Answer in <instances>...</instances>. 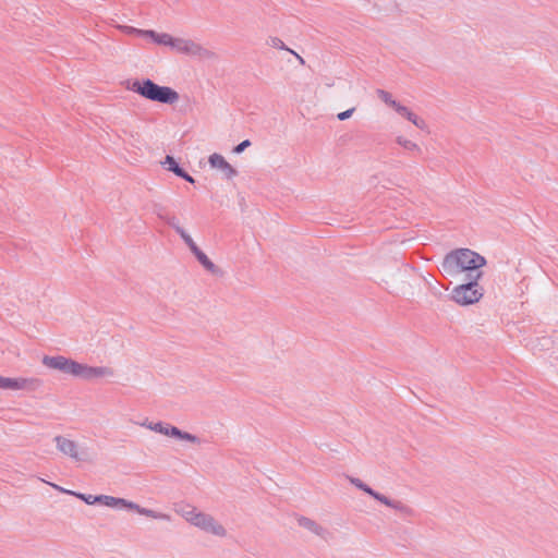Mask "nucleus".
I'll use <instances>...</instances> for the list:
<instances>
[{"instance_id":"17","label":"nucleus","mask_w":558,"mask_h":558,"mask_svg":"<svg viewBox=\"0 0 558 558\" xmlns=\"http://www.w3.org/2000/svg\"><path fill=\"white\" fill-rule=\"evenodd\" d=\"M177 37L171 36L168 33H159L158 39L156 41L157 45L166 46L174 50Z\"/></svg>"},{"instance_id":"2","label":"nucleus","mask_w":558,"mask_h":558,"mask_svg":"<svg viewBox=\"0 0 558 558\" xmlns=\"http://www.w3.org/2000/svg\"><path fill=\"white\" fill-rule=\"evenodd\" d=\"M486 265L484 256L470 248H457L449 252L441 262V270L448 277H456L468 271L473 275Z\"/></svg>"},{"instance_id":"7","label":"nucleus","mask_w":558,"mask_h":558,"mask_svg":"<svg viewBox=\"0 0 558 558\" xmlns=\"http://www.w3.org/2000/svg\"><path fill=\"white\" fill-rule=\"evenodd\" d=\"M347 480L354 485L356 488L363 490L364 493L372 496L374 499L378 500L379 502L384 504L385 506L400 512L403 515L407 517H413L415 514V511L410 506L405 505L404 502L396 499H390L385 495H381L377 492H375L373 488H371L368 485H366L363 481H361L357 477L354 476H347Z\"/></svg>"},{"instance_id":"20","label":"nucleus","mask_w":558,"mask_h":558,"mask_svg":"<svg viewBox=\"0 0 558 558\" xmlns=\"http://www.w3.org/2000/svg\"><path fill=\"white\" fill-rule=\"evenodd\" d=\"M165 165H168V170L172 171L175 175H179V173L183 171V169L179 167L172 156H166Z\"/></svg>"},{"instance_id":"5","label":"nucleus","mask_w":558,"mask_h":558,"mask_svg":"<svg viewBox=\"0 0 558 558\" xmlns=\"http://www.w3.org/2000/svg\"><path fill=\"white\" fill-rule=\"evenodd\" d=\"M482 275V271H476L475 275L469 272V282L456 287L451 292V299L460 305H470L478 302L484 293L483 288L477 283Z\"/></svg>"},{"instance_id":"29","label":"nucleus","mask_w":558,"mask_h":558,"mask_svg":"<svg viewBox=\"0 0 558 558\" xmlns=\"http://www.w3.org/2000/svg\"><path fill=\"white\" fill-rule=\"evenodd\" d=\"M155 213L158 216V218H160L161 220H163V217L169 216V214L166 211V209L160 206L155 208Z\"/></svg>"},{"instance_id":"31","label":"nucleus","mask_w":558,"mask_h":558,"mask_svg":"<svg viewBox=\"0 0 558 558\" xmlns=\"http://www.w3.org/2000/svg\"><path fill=\"white\" fill-rule=\"evenodd\" d=\"M289 51L295 56V58L299 60V62H300L301 64H304V63H305L304 59H303L300 54H298L296 52H294V51H293V50H291V49H290Z\"/></svg>"},{"instance_id":"30","label":"nucleus","mask_w":558,"mask_h":558,"mask_svg":"<svg viewBox=\"0 0 558 558\" xmlns=\"http://www.w3.org/2000/svg\"><path fill=\"white\" fill-rule=\"evenodd\" d=\"M178 177L184 179L185 181H187L190 183H194V179L184 170L181 173H179Z\"/></svg>"},{"instance_id":"18","label":"nucleus","mask_w":558,"mask_h":558,"mask_svg":"<svg viewBox=\"0 0 558 558\" xmlns=\"http://www.w3.org/2000/svg\"><path fill=\"white\" fill-rule=\"evenodd\" d=\"M378 98L380 100H383L386 105H388L389 107L393 108L395 106H397V102L390 93L384 90V89H377L376 92Z\"/></svg>"},{"instance_id":"13","label":"nucleus","mask_w":558,"mask_h":558,"mask_svg":"<svg viewBox=\"0 0 558 558\" xmlns=\"http://www.w3.org/2000/svg\"><path fill=\"white\" fill-rule=\"evenodd\" d=\"M208 162L211 168L220 170L227 179H232L238 174V171L220 154H211Z\"/></svg>"},{"instance_id":"4","label":"nucleus","mask_w":558,"mask_h":558,"mask_svg":"<svg viewBox=\"0 0 558 558\" xmlns=\"http://www.w3.org/2000/svg\"><path fill=\"white\" fill-rule=\"evenodd\" d=\"M128 88L151 101L173 105L179 100V94L173 88L160 86L149 78L136 80Z\"/></svg>"},{"instance_id":"9","label":"nucleus","mask_w":558,"mask_h":558,"mask_svg":"<svg viewBox=\"0 0 558 558\" xmlns=\"http://www.w3.org/2000/svg\"><path fill=\"white\" fill-rule=\"evenodd\" d=\"M141 426H144L150 430H154L156 433H159V434H162V435H166L169 437L178 438V439L185 440V441L193 442V444H201L199 438L196 437L195 435L183 432L175 426H172L169 424H163L162 422L153 423V422H148L146 420L143 423H141Z\"/></svg>"},{"instance_id":"12","label":"nucleus","mask_w":558,"mask_h":558,"mask_svg":"<svg viewBox=\"0 0 558 558\" xmlns=\"http://www.w3.org/2000/svg\"><path fill=\"white\" fill-rule=\"evenodd\" d=\"M57 449L64 456H68L76 461L82 460L78 453L77 444L64 436H56L53 438Z\"/></svg>"},{"instance_id":"25","label":"nucleus","mask_w":558,"mask_h":558,"mask_svg":"<svg viewBox=\"0 0 558 558\" xmlns=\"http://www.w3.org/2000/svg\"><path fill=\"white\" fill-rule=\"evenodd\" d=\"M270 45L277 49H282V50H288V51L290 50L289 48L286 47L284 43L278 37L270 38Z\"/></svg>"},{"instance_id":"3","label":"nucleus","mask_w":558,"mask_h":558,"mask_svg":"<svg viewBox=\"0 0 558 558\" xmlns=\"http://www.w3.org/2000/svg\"><path fill=\"white\" fill-rule=\"evenodd\" d=\"M179 513L187 523L201 531L217 537H226L227 529L211 514L198 510L196 507L186 505L178 508Z\"/></svg>"},{"instance_id":"16","label":"nucleus","mask_w":558,"mask_h":558,"mask_svg":"<svg viewBox=\"0 0 558 558\" xmlns=\"http://www.w3.org/2000/svg\"><path fill=\"white\" fill-rule=\"evenodd\" d=\"M396 142L401 147H403L404 149H407L409 151H413V153H417V154H420L422 151L421 147L416 143H414L403 136H397Z\"/></svg>"},{"instance_id":"27","label":"nucleus","mask_w":558,"mask_h":558,"mask_svg":"<svg viewBox=\"0 0 558 558\" xmlns=\"http://www.w3.org/2000/svg\"><path fill=\"white\" fill-rule=\"evenodd\" d=\"M393 109L404 118H407L410 112V109L405 106H402L400 102H397V106H395Z\"/></svg>"},{"instance_id":"19","label":"nucleus","mask_w":558,"mask_h":558,"mask_svg":"<svg viewBox=\"0 0 558 558\" xmlns=\"http://www.w3.org/2000/svg\"><path fill=\"white\" fill-rule=\"evenodd\" d=\"M178 234L181 236V239L184 241V243L189 246V248L192 253H194L198 248V246L193 241L191 235L184 229H182Z\"/></svg>"},{"instance_id":"24","label":"nucleus","mask_w":558,"mask_h":558,"mask_svg":"<svg viewBox=\"0 0 558 558\" xmlns=\"http://www.w3.org/2000/svg\"><path fill=\"white\" fill-rule=\"evenodd\" d=\"M158 36H159V33L153 31V29H144L143 33H141V37H144V38H149L151 39L155 44L158 39Z\"/></svg>"},{"instance_id":"1","label":"nucleus","mask_w":558,"mask_h":558,"mask_svg":"<svg viewBox=\"0 0 558 558\" xmlns=\"http://www.w3.org/2000/svg\"><path fill=\"white\" fill-rule=\"evenodd\" d=\"M43 364L49 368L58 369L64 374H69L85 380H92L96 378H110L114 376V371L111 367L89 366L62 355H45L43 357Z\"/></svg>"},{"instance_id":"10","label":"nucleus","mask_w":558,"mask_h":558,"mask_svg":"<svg viewBox=\"0 0 558 558\" xmlns=\"http://www.w3.org/2000/svg\"><path fill=\"white\" fill-rule=\"evenodd\" d=\"M43 385L38 378H10L0 376V388L8 390H37Z\"/></svg>"},{"instance_id":"28","label":"nucleus","mask_w":558,"mask_h":558,"mask_svg":"<svg viewBox=\"0 0 558 558\" xmlns=\"http://www.w3.org/2000/svg\"><path fill=\"white\" fill-rule=\"evenodd\" d=\"M354 110H355L354 108H350V109H348V110H345L343 112L338 113L337 118L340 121H344V120L351 118V116L353 114Z\"/></svg>"},{"instance_id":"21","label":"nucleus","mask_w":558,"mask_h":558,"mask_svg":"<svg viewBox=\"0 0 558 558\" xmlns=\"http://www.w3.org/2000/svg\"><path fill=\"white\" fill-rule=\"evenodd\" d=\"M405 119H408L410 122H412L416 128L421 130H424L426 128L425 121L422 118L417 117L415 113H413L411 110Z\"/></svg>"},{"instance_id":"6","label":"nucleus","mask_w":558,"mask_h":558,"mask_svg":"<svg viewBox=\"0 0 558 558\" xmlns=\"http://www.w3.org/2000/svg\"><path fill=\"white\" fill-rule=\"evenodd\" d=\"M97 500H98V504H101V505L110 507V508H124V509H129V510H134L138 514H142V515H145L148 518H153V519H157V520H165V521L171 520V517L167 513L157 512L151 509L143 508L140 505H137L133 501H129L124 498H118V497L108 496V495H98Z\"/></svg>"},{"instance_id":"15","label":"nucleus","mask_w":558,"mask_h":558,"mask_svg":"<svg viewBox=\"0 0 558 558\" xmlns=\"http://www.w3.org/2000/svg\"><path fill=\"white\" fill-rule=\"evenodd\" d=\"M53 488L62 492V493H65V494H70V495H74L75 497H77L78 499L85 501L87 505H95V504H98V496H93V495H85V494H81V493H75V492H72V490H68V489H64L56 484H50Z\"/></svg>"},{"instance_id":"14","label":"nucleus","mask_w":558,"mask_h":558,"mask_svg":"<svg viewBox=\"0 0 558 558\" xmlns=\"http://www.w3.org/2000/svg\"><path fill=\"white\" fill-rule=\"evenodd\" d=\"M194 256L199 262V264L209 272L217 274L219 271L218 267L207 257V255L197 248L194 253Z\"/></svg>"},{"instance_id":"22","label":"nucleus","mask_w":558,"mask_h":558,"mask_svg":"<svg viewBox=\"0 0 558 558\" xmlns=\"http://www.w3.org/2000/svg\"><path fill=\"white\" fill-rule=\"evenodd\" d=\"M163 221L170 226L177 233H179L183 228L180 226L179 220L175 216L169 215L168 217H163Z\"/></svg>"},{"instance_id":"26","label":"nucleus","mask_w":558,"mask_h":558,"mask_svg":"<svg viewBox=\"0 0 558 558\" xmlns=\"http://www.w3.org/2000/svg\"><path fill=\"white\" fill-rule=\"evenodd\" d=\"M250 146H251V142L248 140H245V141L241 142L240 144H238L233 148V153L234 154H241V153H243Z\"/></svg>"},{"instance_id":"11","label":"nucleus","mask_w":558,"mask_h":558,"mask_svg":"<svg viewBox=\"0 0 558 558\" xmlns=\"http://www.w3.org/2000/svg\"><path fill=\"white\" fill-rule=\"evenodd\" d=\"M296 522L301 527L310 531L311 533L315 534L316 536L320 537L324 541H328V538L331 536V533L326 527H324L323 525H320L311 518L300 515L296 518Z\"/></svg>"},{"instance_id":"23","label":"nucleus","mask_w":558,"mask_h":558,"mask_svg":"<svg viewBox=\"0 0 558 558\" xmlns=\"http://www.w3.org/2000/svg\"><path fill=\"white\" fill-rule=\"evenodd\" d=\"M118 27H119V29H121L123 33H125L128 35L141 36V33L144 32V29L135 28L133 26H128V25H119Z\"/></svg>"},{"instance_id":"8","label":"nucleus","mask_w":558,"mask_h":558,"mask_svg":"<svg viewBox=\"0 0 558 558\" xmlns=\"http://www.w3.org/2000/svg\"><path fill=\"white\" fill-rule=\"evenodd\" d=\"M173 51L187 57L197 58L199 60H214L217 58V54L214 51L207 49L193 39L184 37H177Z\"/></svg>"}]
</instances>
